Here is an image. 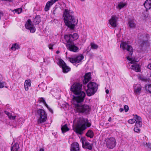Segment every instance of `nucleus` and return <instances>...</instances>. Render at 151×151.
<instances>
[{
    "mask_svg": "<svg viewBox=\"0 0 151 151\" xmlns=\"http://www.w3.org/2000/svg\"><path fill=\"white\" fill-rule=\"evenodd\" d=\"M150 77H151V75H150Z\"/></svg>",
    "mask_w": 151,
    "mask_h": 151,
    "instance_id": "52",
    "label": "nucleus"
},
{
    "mask_svg": "<svg viewBox=\"0 0 151 151\" xmlns=\"http://www.w3.org/2000/svg\"><path fill=\"white\" fill-rule=\"evenodd\" d=\"M60 52L58 50V51H57L56 52V53L57 54H58Z\"/></svg>",
    "mask_w": 151,
    "mask_h": 151,
    "instance_id": "50",
    "label": "nucleus"
},
{
    "mask_svg": "<svg viewBox=\"0 0 151 151\" xmlns=\"http://www.w3.org/2000/svg\"><path fill=\"white\" fill-rule=\"evenodd\" d=\"M91 73H86L84 76V79L83 81L84 84H86L91 79Z\"/></svg>",
    "mask_w": 151,
    "mask_h": 151,
    "instance_id": "19",
    "label": "nucleus"
},
{
    "mask_svg": "<svg viewBox=\"0 0 151 151\" xmlns=\"http://www.w3.org/2000/svg\"><path fill=\"white\" fill-rule=\"evenodd\" d=\"M141 127H139L138 126L136 125V124L135 125V127L134 128V132L137 133H139L140 132V130L139 129V128Z\"/></svg>",
    "mask_w": 151,
    "mask_h": 151,
    "instance_id": "31",
    "label": "nucleus"
},
{
    "mask_svg": "<svg viewBox=\"0 0 151 151\" xmlns=\"http://www.w3.org/2000/svg\"><path fill=\"white\" fill-rule=\"evenodd\" d=\"M118 18L115 15L111 16V18L109 20V23L113 27H115L117 26V22Z\"/></svg>",
    "mask_w": 151,
    "mask_h": 151,
    "instance_id": "14",
    "label": "nucleus"
},
{
    "mask_svg": "<svg viewBox=\"0 0 151 151\" xmlns=\"http://www.w3.org/2000/svg\"><path fill=\"white\" fill-rule=\"evenodd\" d=\"M41 21L40 18V16H37L34 19L33 22L35 24H37Z\"/></svg>",
    "mask_w": 151,
    "mask_h": 151,
    "instance_id": "24",
    "label": "nucleus"
},
{
    "mask_svg": "<svg viewBox=\"0 0 151 151\" xmlns=\"http://www.w3.org/2000/svg\"><path fill=\"white\" fill-rule=\"evenodd\" d=\"M126 5V4L125 3H120L118 4L117 8L120 9L125 6Z\"/></svg>",
    "mask_w": 151,
    "mask_h": 151,
    "instance_id": "30",
    "label": "nucleus"
},
{
    "mask_svg": "<svg viewBox=\"0 0 151 151\" xmlns=\"http://www.w3.org/2000/svg\"><path fill=\"white\" fill-rule=\"evenodd\" d=\"M72 12L67 9H65L63 16L66 25L71 29H73L77 24L78 21L76 19Z\"/></svg>",
    "mask_w": 151,
    "mask_h": 151,
    "instance_id": "3",
    "label": "nucleus"
},
{
    "mask_svg": "<svg viewBox=\"0 0 151 151\" xmlns=\"http://www.w3.org/2000/svg\"><path fill=\"white\" fill-rule=\"evenodd\" d=\"M69 129L67 127L66 124H65L64 125L62 126L61 127V130L63 133L69 131Z\"/></svg>",
    "mask_w": 151,
    "mask_h": 151,
    "instance_id": "28",
    "label": "nucleus"
},
{
    "mask_svg": "<svg viewBox=\"0 0 151 151\" xmlns=\"http://www.w3.org/2000/svg\"><path fill=\"white\" fill-rule=\"evenodd\" d=\"M57 9H55L54 10L53 13H54V14H55L56 13V11H57Z\"/></svg>",
    "mask_w": 151,
    "mask_h": 151,
    "instance_id": "45",
    "label": "nucleus"
},
{
    "mask_svg": "<svg viewBox=\"0 0 151 151\" xmlns=\"http://www.w3.org/2000/svg\"><path fill=\"white\" fill-rule=\"evenodd\" d=\"M70 151H80L79 145L77 142H74L71 145Z\"/></svg>",
    "mask_w": 151,
    "mask_h": 151,
    "instance_id": "17",
    "label": "nucleus"
},
{
    "mask_svg": "<svg viewBox=\"0 0 151 151\" xmlns=\"http://www.w3.org/2000/svg\"><path fill=\"white\" fill-rule=\"evenodd\" d=\"M31 83L30 80H26L24 83L25 89L26 91L29 90V87L31 86Z\"/></svg>",
    "mask_w": 151,
    "mask_h": 151,
    "instance_id": "22",
    "label": "nucleus"
},
{
    "mask_svg": "<svg viewBox=\"0 0 151 151\" xmlns=\"http://www.w3.org/2000/svg\"><path fill=\"white\" fill-rule=\"evenodd\" d=\"M144 5L146 9H150L151 7V0H146Z\"/></svg>",
    "mask_w": 151,
    "mask_h": 151,
    "instance_id": "21",
    "label": "nucleus"
},
{
    "mask_svg": "<svg viewBox=\"0 0 151 151\" xmlns=\"http://www.w3.org/2000/svg\"><path fill=\"white\" fill-rule=\"evenodd\" d=\"M78 36L76 33H74L71 34L65 35L64 36V38L67 42H72L75 40L78 39Z\"/></svg>",
    "mask_w": 151,
    "mask_h": 151,
    "instance_id": "10",
    "label": "nucleus"
},
{
    "mask_svg": "<svg viewBox=\"0 0 151 151\" xmlns=\"http://www.w3.org/2000/svg\"><path fill=\"white\" fill-rule=\"evenodd\" d=\"M54 3L53 0H51L50 1H48L47 2L44 8L45 11L46 12L49 10L50 6Z\"/></svg>",
    "mask_w": 151,
    "mask_h": 151,
    "instance_id": "20",
    "label": "nucleus"
},
{
    "mask_svg": "<svg viewBox=\"0 0 151 151\" xmlns=\"http://www.w3.org/2000/svg\"><path fill=\"white\" fill-rule=\"evenodd\" d=\"M142 87L139 84L136 85L134 86V93L136 95H138L141 92Z\"/></svg>",
    "mask_w": 151,
    "mask_h": 151,
    "instance_id": "18",
    "label": "nucleus"
},
{
    "mask_svg": "<svg viewBox=\"0 0 151 151\" xmlns=\"http://www.w3.org/2000/svg\"><path fill=\"white\" fill-rule=\"evenodd\" d=\"M82 86V84L77 83H74L71 87V91L77 95L76 96H73V101L76 102L83 101L85 96V93L83 91H81Z\"/></svg>",
    "mask_w": 151,
    "mask_h": 151,
    "instance_id": "2",
    "label": "nucleus"
},
{
    "mask_svg": "<svg viewBox=\"0 0 151 151\" xmlns=\"http://www.w3.org/2000/svg\"><path fill=\"white\" fill-rule=\"evenodd\" d=\"M25 27L26 29L30 30L31 33H34L35 31V27L30 19L27 20L25 24Z\"/></svg>",
    "mask_w": 151,
    "mask_h": 151,
    "instance_id": "12",
    "label": "nucleus"
},
{
    "mask_svg": "<svg viewBox=\"0 0 151 151\" xmlns=\"http://www.w3.org/2000/svg\"><path fill=\"white\" fill-rule=\"evenodd\" d=\"M80 1H84L85 0H80Z\"/></svg>",
    "mask_w": 151,
    "mask_h": 151,
    "instance_id": "51",
    "label": "nucleus"
},
{
    "mask_svg": "<svg viewBox=\"0 0 151 151\" xmlns=\"http://www.w3.org/2000/svg\"><path fill=\"white\" fill-rule=\"evenodd\" d=\"M66 45L67 47L69 50L76 52L78 51L79 48L74 43L72 42H68Z\"/></svg>",
    "mask_w": 151,
    "mask_h": 151,
    "instance_id": "11",
    "label": "nucleus"
},
{
    "mask_svg": "<svg viewBox=\"0 0 151 151\" xmlns=\"http://www.w3.org/2000/svg\"><path fill=\"white\" fill-rule=\"evenodd\" d=\"M83 56L81 54L73 58H70L69 61L72 63H79L84 58Z\"/></svg>",
    "mask_w": 151,
    "mask_h": 151,
    "instance_id": "13",
    "label": "nucleus"
},
{
    "mask_svg": "<svg viewBox=\"0 0 151 151\" xmlns=\"http://www.w3.org/2000/svg\"><path fill=\"white\" fill-rule=\"evenodd\" d=\"M44 150L43 148H40V151H44Z\"/></svg>",
    "mask_w": 151,
    "mask_h": 151,
    "instance_id": "48",
    "label": "nucleus"
},
{
    "mask_svg": "<svg viewBox=\"0 0 151 151\" xmlns=\"http://www.w3.org/2000/svg\"><path fill=\"white\" fill-rule=\"evenodd\" d=\"M106 92L107 94H108L109 93V91L108 89H107L106 90Z\"/></svg>",
    "mask_w": 151,
    "mask_h": 151,
    "instance_id": "46",
    "label": "nucleus"
},
{
    "mask_svg": "<svg viewBox=\"0 0 151 151\" xmlns=\"http://www.w3.org/2000/svg\"><path fill=\"white\" fill-rule=\"evenodd\" d=\"M19 148V146L17 143H15L11 148V151H17Z\"/></svg>",
    "mask_w": 151,
    "mask_h": 151,
    "instance_id": "23",
    "label": "nucleus"
},
{
    "mask_svg": "<svg viewBox=\"0 0 151 151\" xmlns=\"http://www.w3.org/2000/svg\"><path fill=\"white\" fill-rule=\"evenodd\" d=\"M81 140L82 143V146L83 148L88 149L89 150H91L92 146L91 144L88 142L86 141L85 138H82Z\"/></svg>",
    "mask_w": 151,
    "mask_h": 151,
    "instance_id": "16",
    "label": "nucleus"
},
{
    "mask_svg": "<svg viewBox=\"0 0 151 151\" xmlns=\"http://www.w3.org/2000/svg\"><path fill=\"white\" fill-rule=\"evenodd\" d=\"M106 145L109 149L113 148L116 145L115 139L113 137L108 138L106 139Z\"/></svg>",
    "mask_w": 151,
    "mask_h": 151,
    "instance_id": "8",
    "label": "nucleus"
},
{
    "mask_svg": "<svg viewBox=\"0 0 151 151\" xmlns=\"http://www.w3.org/2000/svg\"><path fill=\"white\" fill-rule=\"evenodd\" d=\"M91 48L93 49H97L98 47V46L97 45L93 43H91Z\"/></svg>",
    "mask_w": 151,
    "mask_h": 151,
    "instance_id": "32",
    "label": "nucleus"
},
{
    "mask_svg": "<svg viewBox=\"0 0 151 151\" xmlns=\"http://www.w3.org/2000/svg\"><path fill=\"white\" fill-rule=\"evenodd\" d=\"M5 113L8 116H9L10 114H11L9 113V112L6 111H5Z\"/></svg>",
    "mask_w": 151,
    "mask_h": 151,
    "instance_id": "41",
    "label": "nucleus"
},
{
    "mask_svg": "<svg viewBox=\"0 0 151 151\" xmlns=\"http://www.w3.org/2000/svg\"><path fill=\"white\" fill-rule=\"evenodd\" d=\"M111 117H110L108 119V121L109 122H111Z\"/></svg>",
    "mask_w": 151,
    "mask_h": 151,
    "instance_id": "47",
    "label": "nucleus"
},
{
    "mask_svg": "<svg viewBox=\"0 0 151 151\" xmlns=\"http://www.w3.org/2000/svg\"><path fill=\"white\" fill-rule=\"evenodd\" d=\"M3 79L2 76L0 74V81H1Z\"/></svg>",
    "mask_w": 151,
    "mask_h": 151,
    "instance_id": "44",
    "label": "nucleus"
},
{
    "mask_svg": "<svg viewBox=\"0 0 151 151\" xmlns=\"http://www.w3.org/2000/svg\"><path fill=\"white\" fill-rule=\"evenodd\" d=\"M150 9H151V8H150Z\"/></svg>",
    "mask_w": 151,
    "mask_h": 151,
    "instance_id": "53",
    "label": "nucleus"
},
{
    "mask_svg": "<svg viewBox=\"0 0 151 151\" xmlns=\"http://www.w3.org/2000/svg\"><path fill=\"white\" fill-rule=\"evenodd\" d=\"M54 45V44L53 43H52L49 44L48 45V47L49 49L50 50H52V47Z\"/></svg>",
    "mask_w": 151,
    "mask_h": 151,
    "instance_id": "38",
    "label": "nucleus"
},
{
    "mask_svg": "<svg viewBox=\"0 0 151 151\" xmlns=\"http://www.w3.org/2000/svg\"><path fill=\"white\" fill-rule=\"evenodd\" d=\"M37 114L38 117L37 120L38 124L44 123L46 121L47 115L45 110L42 109H39L37 111Z\"/></svg>",
    "mask_w": 151,
    "mask_h": 151,
    "instance_id": "7",
    "label": "nucleus"
},
{
    "mask_svg": "<svg viewBox=\"0 0 151 151\" xmlns=\"http://www.w3.org/2000/svg\"><path fill=\"white\" fill-rule=\"evenodd\" d=\"M119 110L120 112H122V111H123L124 109L123 108H121L119 109Z\"/></svg>",
    "mask_w": 151,
    "mask_h": 151,
    "instance_id": "43",
    "label": "nucleus"
},
{
    "mask_svg": "<svg viewBox=\"0 0 151 151\" xmlns=\"http://www.w3.org/2000/svg\"><path fill=\"white\" fill-rule=\"evenodd\" d=\"M86 135L88 137L92 138L93 136V133L92 130H89L86 134Z\"/></svg>",
    "mask_w": 151,
    "mask_h": 151,
    "instance_id": "29",
    "label": "nucleus"
},
{
    "mask_svg": "<svg viewBox=\"0 0 151 151\" xmlns=\"http://www.w3.org/2000/svg\"><path fill=\"white\" fill-rule=\"evenodd\" d=\"M134 119H130L128 120V122L131 124H133L135 122L136 124L139 127H141L142 125L141 117L137 115H135Z\"/></svg>",
    "mask_w": 151,
    "mask_h": 151,
    "instance_id": "9",
    "label": "nucleus"
},
{
    "mask_svg": "<svg viewBox=\"0 0 151 151\" xmlns=\"http://www.w3.org/2000/svg\"><path fill=\"white\" fill-rule=\"evenodd\" d=\"M60 65L62 67L63 71L64 73H67L70 70V68L68 66L64 61L62 60H60L59 61Z\"/></svg>",
    "mask_w": 151,
    "mask_h": 151,
    "instance_id": "15",
    "label": "nucleus"
},
{
    "mask_svg": "<svg viewBox=\"0 0 151 151\" xmlns=\"http://www.w3.org/2000/svg\"><path fill=\"white\" fill-rule=\"evenodd\" d=\"M124 110L126 112H127L129 110V107L127 105H125L124 107Z\"/></svg>",
    "mask_w": 151,
    "mask_h": 151,
    "instance_id": "39",
    "label": "nucleus"
},
{
    "mask_svg": "<svg viewBox=\"0 0 151 151\" xmlns=\"http://www.w3.org/2000/svg\"><path fill=\"white\" fill-rule=\"evenodd\" d=\"M120 47L122 48L123 50H127L129 52V55L127 56V58L129 61V63L132 64L131 65L130 68L137 72H140L141 68L139 65L137 63V61L131 58L133 52L132 47L128 45L126 42H123L120 45Z\"/></svg>",
    "mask_w": 151,
    "mask_h": 151,
    "instance_id": "1",
    "label": "nucleus"
},
{
    "mask_svg": "<svg viewBox=\"0 0 151 151\" xmlns=\"http://www.w3.org/2000/svg\"><path fill=\"white\" fill-rule=\"evenodd\" d=\"M20 47L19 45L15 43L12 45V46L11 48V49L13 51H15L16 50L19 49Z\"/></svg>",
    "mask_w": 151,
    "mask_h": 151,
    "instance_id": "25",
    "label": "nucleus"
},
{
    "mask_svg": "<svg viewBox=\"0 0 151 151\" xmlns=\"http://www.w3.org/2000/svg\"><path fill=\"white\" fill-rule=\"evenodd\" d=\"M145 145L150 150H151V143H146Z\"/></svg>",
    "mask_w": 151,
    "mask_h": 151,
    "instance_id": "37",
    "label": "nucleus"
},
{
    "mask_svg": "<svg viewBox=\"0 0 151 151\" xmlns=\"http://www.w3.org/2000/svg\"><path fill=\"white\" fill-rule=\"evenodd\" d=\"M145 88L147 91L151 93V84H148L146 86Z\"/></svg>",
    "mask_w": 151,
    "mask_h": 151,
    "instance_id": "33",
    "label": "nucleus"
},
{
    "mask_svg": "<svg viewBox=\"0 0 151 151\" xmlns=\"http://www.w3.org/2000/svg\"><path fill=\"white\" fill-rule=\"evenodd\" d=\"M128 25L130 27L134 28L136 27V24L133 20H129L128 22Z\"/></svg>",
    "mask_w": 151,
    "mask_h": 151,
    "instance_id": "26",
    "label": "nucleus"
},
{
    "mask_svg": "<svg viewBox=\"0 0 151 151\" xmlns=\"http://www.w3.org/2000/svg\"><path fill=\"white\" fill-rule=\"evenodd\" d=\"M47 107V108L49 110V111H50L51 112V113H53V111H52V110L49 107V106H48V107Z\"/></svg>",
    "mask_w": 151,
    "mask_h": 151,
    "instance_id": "40",
    "label": "nucleus"
},
{
    "mask_svg": "<svg viewBox=\"0 0 151 151\" xmlns=\"http://www.w3.org/2000/svg\"><path fill=\"white\" fill-rule=\"evenodd\" d=\"M38 102L40 103H42L46 107H48V105L45 102V100L43 98H40L38 99Z\"/></svg>",
    "mask_w": 151,
    "mask_h": 151,
    "instance_id": "27",
    "label": "nucleus"
},
{
    "mask_svg": "<svg viewBox=\"0 0 151 151\" xmlns=\"http://www.w3.org/2000/svg\"><path fill=\"white\" fill-rule=\"evenodd\" d=\"M6 85V83L5 82H1V81H0V88H3L4 87H5L6 88H7V87L5 86Z\"/></svg>",
    "mask_w": 151,
    "mask_h": 151,
    "instance_id": "34",
    "label": "nucleus"
},
{
    "mask_svg": "<svg viewBox=\"0 0 151 151\" xmlns=\"http://www.w3.org/2000/svg\"><path fill=\"white\" fill-rule=\"evenodd\" d=\"M88 88L86 90L87 95L91 96L93 95L96 91L98 88V85L95 83L90 82L87 85Z\"/></svg>",
    "mask_w": 151,
    "mask_h": 151,
    "instance_id": "6",
    "label": "nucleus"
},
{
    "mask_svg": "<svg viewBox=\"0 0 151 151\" xmlns=\"http://www.w3.org/2000/svg\"><path fill=\"white\" fill-rule=\"evenodd\" d=\"M91 124L88 122L86 119H85L82 117L79 118L77 120V124L75 128V131L78 134H81L83 131L87 127H90Z\"/></svg>",
    "mask_w": 151,
    "mask_h": 151,
    "instance_id": "4",
    "label": "nucleus"
},
{
    "mask_svg": "<svg viewBox=\"0 0 151 151\" xmlns=\"http://www.w3.org/2000/svg\"><path fill=\"white\" fill-rule=\"evenodd\" d=\"M16 12H17L18 14H19L22 11V9L21 8H19L15 10Z\"/></svg>",
    "mask_w": 151,
    "mask_h": 151,
    "instance_id": "36",
    "label": "nucleus"
},
{
    "mask_svg": "<svg viewBox=\"0 0 151 151\" xmlns=\"http://www.w3.org/2000/svg\"><path fill=\"white\" fill-rule=\"evenodd\" d=\"M147 68H149L151 70V63L147 65Z\"/></svg>",
    "mask_w": 151,
    "mask_h": 151,
    "instance_id": "42",
    "label": "nucleus"
},
{
    "mask_svg": "<svg viewBox=\"0 0 151 151\" xmlns=\"http://www.w3.org/2000/svg\"><path fill=\"white\" fill-rule=\"evenodd\" d=\"M9 118L11 119L14 120L15 119V118L16 117V116H13L12 115V114H10V115L8 116Z\"/></svg>",
    "mask_w": 151,
    "mask_h": 151,
    "instance_id": "35",
    "label": "nucleus"
},
{
    "mask_svg": "<svg viewBox=\"0 0 151 151\" xmlns=\"http://www.w3.org/2000/svg\"><path fill=\"white\" fill-rule=\"evenodd\" d=\"M142 35V37H140V39H144V37L142 35Z\"/></svg>",
    "mask_w": 151,
    "mask_h": 151,
    "instance_id": "49",
    "label": "nucleus"
},
{
    "mask_svg": "<svg viewBox=\"0 0 151 151\" xmlns=\"http://www.w3.org/2000/svg\"><path fill=\"white\" fill-rule=\"evenodd\" d=\"M73 102V104L75 105V110L76 112L86 113L89 112L91 110L90 108L88 105H81L78 103L80 102H76L74 101Z\"/></svg>",
    "mask_w": 151,
    "mask_h": 151,
    "instance_id": "5",
    "label": "nucleus"
}]
</instances>
